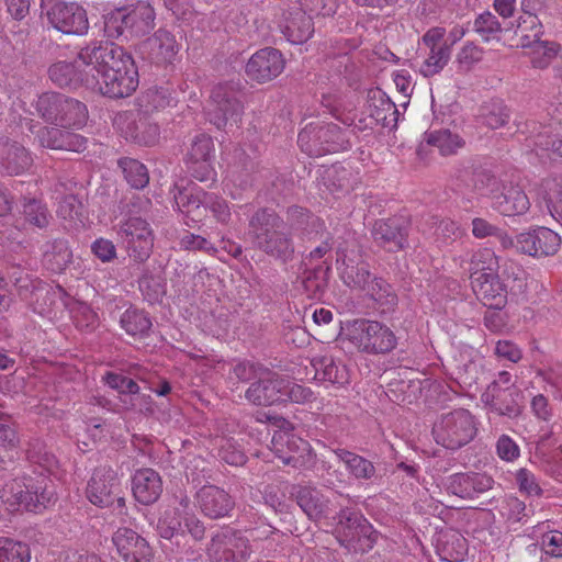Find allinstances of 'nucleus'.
I'll use <instances>...</instances> for the list:
<instances>
[{
    "mask_svg": "<svg viewBox=\"0 0 562 562\" xmlns=\"http://www.w3.org/2000/svg\"><path fill=\"white\" fill-rule=\"evenodd\" d=\"M48 75L59 87L80 85L110 98L128 97L138 86L133 57L110 42L87 44L74 63L59 60L49 67Z\"/></svg>",
    "mask_w": 562,
    "mask_h": 562,
    "instance_id": "1",
    "label": "nucleus"
},
{
    "mask_svg": "<svg viewBox=\"0 0 562 562\" xmlns=\"http://www.w3.org/2000/svg\"><path fill=\"white\" fill-rule=\"evenodd\" d=\"M55 499L53 483L44 472L14 477L0 488V501L12 510L22 507L37 513L53 504Z\"/></svg>",
    "mask_w": 562,
    "mask_h": 562,
    "instance_id": "2",
    "label": "nucleus"
},
{
    "mask_svg": "<svg viewBox=\"0 0 562 562\" xmlns=\"http://www.w3.org/2000/svg\"><path fill=\"white\" fill-rule=\"evenodd\" d=\"M249 234L255 246L271 256L286 259L294 251L288 225L273 212L258 211L250 220Z\"/></svg>",
    "mask_w": 562,
    "mask_h": 562,
    "instance_id": "3",
    "label": "nucleus"
},
{
    "mask_svg": "<svg viewBox=\"0 0 562 562\" xmlns=\"http://www.w3.org/2000/svg\"><path fill=\"white\" fill-rule=\"evenodd\" d=\"M479 422L465 408L442 413L432 425L435 441L449 450H458L470 443L477 435Z\"/></svg>",
    "mask_w": 562,
    "mask_h": 562,
    "instance_id": "4",
    "label": "nucleus"
},
{
    "mask_svg": "<svg viewBox=\"0 0 562 562\" xmlns=\"http://www.w3.org/2000/svg\"><path fill=\"white\" fill-rule=\"evenodd\" d=\"M271 533L273 531L270 529L261 535L252 530L249 538L240 530L222 528L212 536L207 555L212 562H245L254 552L250 541L268 538Z\"/></svg>",
    "mask_w": 562,
    "mask_h": 562,
    "instance_id": "5",
    "label": "nucleus"
},
{
    "mask_svg": "<svg viewBox=\"0 0 562 562\" xmlns=\"http://www.w3.org/2000/svg\"><path fill=\"white\" fill-rule=\"evenodd\" d=\"M155 11L148 3L117 8L105 15L104 31L109 37L140 36L154 27Z\"/></svg>",
    "mask_w": 562,
    "mask_h": 562,
    "instance_id": "6",
    "label": "nucleus"
},
{
    "mask_svg": "<svg viewBox=\"0 0 562 562\" xmlns=\"http://www.w3.org/2000/svg\"><path fill=\"white\" fill-rule=\"evenodd\" d=\"M297 143L310 156L345 150L349 143L345 132L334 123L311 122L299 133Z\"/></svg>",
    "mask_w": 562,
    "mask_h": 562,
    "instance_id": "7",
    "label": "nucleus"
},
{
    "mask_svg": "<svg viewBox=\"0 0 562 562\" xmlns=\"http://www.w3.org/2000/svg\"><path fill=\"white\" fill-rule=\"evenodd\" d=\"M335 531L340 544L355 553L369 551L375 542L372 526L360 513L350 508L340 510Z\"/></svg>",
    "mask_w": 562,
    "mask_h": 562,
    "instance_id": "8",
    "label": "nucleus"
},
{
    "mask_svg": "<svg viewBox=\"0 0 562 562\" xmlns=\"http://www.w3.org/2000/svg\"><path fill=\"white\" fill-rule=\"evenodd\" d=\"M48 23L68 35H85L89 30L87 11L75 1L42 0Z\"/></svg>",
    "mask_w": 562,
    "mask_h": 562,
    "instance_id": "9",
    "label": "nucleus"
},
{
    "mask_svg": "<svg viewBox=\"0 0 562 562\" xmlns=\"http://www.w3.org/2000/svg\"><path fill=\"white\" fill-rule=\"evenodd\" d=\"M117 234L131 258L139 262L149 258L154 248V234L146 221L139 217L128 218L121 225Z\"/></svg>",
    "mask_w": 562,
    "mask_h": 562,
    "instance_id": "10",
    "label": "nucleus"
},
{
    "mask_svg": "<svg viewBox=\"0 0 562 562\" xmlns=\"http://www.w3.org/2000/svg\"><path fill=\"white\" fill-rule=\"evenodd\" d=\"M481 402L488 412L509 419L519 417L524 411V394L517 385L504 389L488 385L481 395Z\"/></svg>",
    "mask_w": 562,
    "mask_h": 562,
    "instance_id": "11",
    "label": "nucleus"
},
{
    "mask_svg": "<svg viewBox=\"0 0 562 562\" xmlns=\"http://www.w3.org/2000/svg\"><path fill=\"white\" fill-rule=\"evenodd\" d=\"M260 374L259 381L252 382L247 389L245 393L247 401L259 406L283 403L288 376L280 375L269 368Z\"/></svg>",
    "mask_w": 562,
    "mask_h": 562,
    "instance_id": "12",
    "label": "nucleus"
},
{
    "mask_svg": "<svg viewBox=\"0 0 562 562\" xmlns=\"http://www.w3.org/2000/svg\"><path fill=\"white\" fill-rule=\"evenodd\" d=\"M561 236L547 227H537L516 236L517 251L531 256H552L561 247Z\"/></svg>",
    "mask_w": 562,
    "mask_h": 562,
    "instance_id": "13",
    "label": "nucleus"
},
{
    "mask_svg": "<svg viewBox=\"0 0 562 562\" xmlns=\"http://www.w3.org/2000/svg\"><path fill=\"white\" fill-rule=\"evenodd\" d=\"M241 112L239 101L226 86H217L213 89L211 99L206 105V115L217 128H223L228 122H237Z\"/></svg>",
    "mask_w": 562,
    "mask_h": 562,
    "instance_id": "14",
    "label": "nucleus"
},
{
    "mask_svg": "<svg viewBox=\"0 0 562 562\" xmlns=\"http://www.w3.org/2000/svg\"><path fill=\"white\" fill-rule=\"evenodd\" d=\"M214 143L206 134L196 135L188 150L186 164L192 176L199 181H207L215 175L212 160Z\"/></svg>",
    "mask_w": 562,
    "mask_h": 562,
    "instance_id": "15",
    "label": "nucleus"
},
{
    "mask_svg": "<svg viewBox=\"0 0 562 562\" xmlns=\"http://www.w3.org/2000/svg\"><path fill=\"white\" fill-rule=\"evenodd\" d=\"M176 209L193 222L200 221L205 215V195L198 184L181 179L177 181L171 190Z\"/></svg>",
    "mask_w": 562,
    "mask_h": 562,
    "instance_id": "16",
    "label": "nucleus"
},
{
    "mask_svg": "<svg viewBox=\"0 0 562 562\" xmlns=\"http://www.w3.org/2000/svg\"><path fill=\"white\" fill-rule=\"evenodd\" d=\"M117 554L125 562H151L153 550L145 538L131 528L121 527L112 536Z\"/></svg>",
    "mask_w": 562,
    "mask_h": 562,
    "instance_id": "17",
    "label": "nucleus"
},
{
    "mask_svg": "<svg viewBox=\"0 0 562 562\" xmlns=\"http://www.w3.org/2000/svg\"><path fill=\"white\" fill-rule=\"evenodd\" d=\"M120 493V482L116 472L111 468L97 469L87 486V498L98 507H109L114 504Z\"/></svg>",
    "mask_w": 562,
    "mask_h": 562,
    "instance_id": "18",
    "label": "nucleus"
},
{
    "mask_svg": "<svg viewBox=\"0 0 562 562\" xmlns=\"http://www.w3.org/2000/svg\"><path fill=\"white\" fill-rule=\"evenodd\" d=\"M284 58L276 48H263L256 52L246 65L247 76L259 83L270 81L284 69Z\"/></svg>",
    "mask_w": 562,
    "mask_h": 562,
    "instance_id": "19",
    "label": "nucleus"
},
{
    "mask_svg": "<svg viewBox=\"0 0 562 562\" xmlns=\"http://www.w3.org/2000/svg\"><path fill=\"white\" fill-rule=\"evenodd\" d=\"M337 270L340 279L348 288L357 290L362 294L373 278L368 269V265L360 259V256L355 250L350 252L338 251Z\"/></svg>",
    "mask_w": 562,
    "mask_h": 562,
    "instance_id": "20",
    "label": "nucleus"
},
{
    "mask_svg": "<svg viewBox=\"0 0 562 562\" xmlns=\"http://www.w3.org/2000/svg\"><path fill=\"white\" fill-rule=\"evenodd\" d=\"M278 27L292 44H302L314 33L312 19L294 3L283 11L278 21Z\"/></svg>",
    "mask_w": 562,
    "mask_h": 562,
    "instance_id": "21",
    "label": "nucleus"
},
{
    "mask_svg": "<svg viewBox=\"0 0 562 562\" xmlns=\"http://www.w3.org/2000/svg\"><path fill=\"white\" fill-rule=\"evenodd\" d=\"M491 475L480 472L456 473L448 477L447 491L464 499H473L493 487Z\"/></svg>",
    "mask_w": 562,
    "mask_h": 562,
    "instance_id": "22",
    "label": "nucleus"
},
{
    "mask_svg": "<svg viewBox=\"0 0 562 562\" xmlns=\"http://www.w3.org/2000/svg\"><path fill=\"white\" fill-rule=\"evenodd\" d=\"M196 503L202 514L211 519L227 517L235 507L233 497L215 485L202 486L196 493Z\"/></svg>",
    "mask_w": 562,
    "mask_h": 562,
    "instance_id": "23",
    "label": "nucleus"
},
{
    "mask_svg": "<svg viewBox=\"0 0 562 562\" xmlns=\"http://www.w3.org/2000/svg\"><path fill=\"white\" fill-rule=\"evenodd\" d=\"M140 53L157 63H170L179 50L176 37L167 30L159 29L140 45Z\"/></svg>",
    "mask_w": 562,
    "mask_h": 562,
    "instance_id": "24",
    "label": "nucleus"
},
{
    "mask_svg": "<svg viewBox=\"0 0 562 562\" xmlns=\"http://www.w3.org/2000/svg\"><path fill=\"white\" fill-rule=\"evenodd\" d=\"M30 131L36 134L41 146L46 148L78 153L86 148V138L68 131H61L57 127H43L35 132L33 126H30Z\"/></svg>",
    "mask_w": 562,
    "mask_h": 562,
    "instance_id": "25",
    "label": "nucleus"
},
{
    "mask_svg": "<svg viewBox=\"0 0 562 562\" xmlns=\"http://www.w3.org/2000/svg\"><path fill=\"white\" fill-rule=\"evenodd\" d=\"M297 505L312 520L326 518L330 513V501L316 487L297 486L294 488Z\"/></svg>",
    "mask_w": 562,
    "mask_h": 562,
    "instance_id": "26",
    "label": "nucleus"
},
{
    "mask_svg": "<svg viewBox=\"0 0 562 562\" xmlns=\"http://www.w3.org/2000/svg\"><path fill=\"white\" fill-rule=\"evenodd\" d=\"M132 491L138 503L144 505L153 504L161 495V477L153 469L138 470L133 476Z\"/></svg>",
    "mask_w": 562,
    "mask_h": 562,
    "instance_id": "27",
    "label": "nucleus"
},
{
    "mask_svg": "<svg viewBox=\"0 0 562 562\" xmlns=\"http://www.w3.org/2000/svg\"><path fill=\"white\" fill-rule=\"evenodd\" d=\"M271 450L286 465L299 467L301 456L299 451H308V443L286 432H276L271 440Z\"/></svg>",
    "mask_w": 562,
    "mask_h": 562,
    "instance_id": "28",
    "label": "nucleus"
},
{
    "mask_svg": "<svg viewBox=\"0 0 562 562\" xmlns=\"http://www.w3.org/2000/svg\"><path fill=\"white\" fill-rule=\"evenodd\" d=\"M476 297L487 307L501 310L507 303V288L499 276L471 284Z\"/></svg>",
    "mask_w": 562,
    "mask_h": 562,
    "instance_id": "29",
    "label": "nucleus"
},
{
    "mask_svg": "<svg viewBox=\"0 0 562 562\" xmlns=\"http://www.w3.org/2000/svg\"><path fill=\"white\" fill-rule=\"evenodd\" d=\"M32 165L29 151L16 143L0 139V167L9 175H20Z\"/></svg>",
    "mask_w": 562,
    "mask_h": 562,
    "instance_id": "30",
    "label": "nucleus"
},
{
    "mask_svg": "<svg viewBox=\"0 0 562 562\" xmlns=\"http://www.w3.org/2000/svg\"><path fill=\"white\" fill-rule=\"evenodd\" d=\"M499 258L491 248L476 250L470 259V282L475 283L498 276Z\"/></svg>",
    "mask_w": 562,
    "mask_h": 562,
    "instance_id": "31",
    "label": "nucleus"
},
{
    "mask_svg": "<svg viewBox=\"0 0 562 562\" xmlns=\"http://www.w3.org/2000/svg\"><path fill=\"white\" fill-rule=\"evenodd\" d=\"M493 207L505 216L526 213L530 207L527 194L518 187H510L493 200Z\"/></svg>",
    "mask_w": 562,
    "mask_h": 562,
    "instance_id": "32",
    "label": "nucleus"
},
{
    "mask_svg": "<svg viewBox=\"0 0 562 562\" xmlns=\"http://www.w3.org/2000/svg\"><path fill=\"white\" fill-rule=\"evenodd\" d=\"M334 453L353 479L371 481L376 476L375 467L370 460L346 449H336Z\"/></svg>",
    "mask_w": 562,
    "mask_h": 562,
    "instance_id": "33",
    "label": "nucleus"
},
{
    "mask_svg": "<svg viewBox=\"0 0 562 562\" xmlns=\"http://www.w3.org/2000/svg\"><path fill=\"white\" fill-rule=\"evenodd\" d=\"M527 146L541 159L562 157V139L543 128L527 139Z\"/></svg>",
    "mask_w": 562,
    "mask_h": 562,
    "instance_id": "34",
    "label": "nucleus"
},
{
    "mask_svg": "<svg viewBox=\"0 0 562 562\" xmlns=\"http://www.w3.org/2000/svg\"><path fill=\"white\" fill-rule=\"evenodd\" d=\"M311 364L315 370V375L323 381L337 384L348 382V371L345 366L335 362L330 353L318 355L311 359Z\"/></svg>",
    "mask_w": 562,
    "mask_h": 562,
    "instance_id": "35",
    "label": "nucleus"
},
{
    "mask_svg": "<svg viewBox=\"0 0 562 562\" xmlns=\"http://www.w3.org/2000/svg\"><path fill=\"white\" fill-rule=\"evenodd\" d=\"M71 260V251L67 241L54 240L48 241L43 246L44 267L53 272H61Z\"/></svg>",
    "mask_w": 562,
    "mask_h": 562,
    "instance_id": "36",
    "label": "nucleus"
},
{
    "mask_svg": "<svg viewBox=\"0 0 562 562\" xmlns=\"http://www.w3.org/2000/svg\"><path fill=\"white\" fill-rule=\"evenodd\" d=\"M379 330H381L379 322L356 319L347 324L346 336L356 347L368 350L372 348L373 336Z\"/></svg>",
    "mask_w": 562,
    "mask_h": 562,
    "instance_id": "37",
    "label": "nucleus"
},
{
    "mask_svg": "<svg viewBox=\"0 0 562 562\" xmlns=\"http://www.w3.org/2000/svg\"><path fill=\"white\" fill-rule=\"evenodd\" d=\"M540 199L550 215L562 225V178L555 177L543 180Z\"/></svg>",
    "mask_w": 562,
    "mask_h": 562,
    "instance_id": "38",
    "label": "nucleus"
},
{
    "mask_svg": "<svg viewBox=\"0 0 562 562\" xmlns=\"http://www.w3.org/2000/svg\"><path fill=\"white\" fill-rule=\"evenodd\" d=\"M87 117L86 105L78 100L66 97L55 125L63 128H80L86 123Z\"/></svg>",
    "mask_w": 562,
    "mask_h": 562,
    "instance_id": "39",
    "label": "nucleus"
},
{
    "mask_svg": "<svg viewBox=\"0 0 562 562\" xmlns=\"http://www.w3.org/2000/svg\"><path fill=\"white\" fill-rule=\"evenodd\" d=\"M424 142L426 145L437 147L443 156L453 155L464 146L463 138L449 130L425 133Z\"/></svg>",
    "mask_w": 562,
    "mask_h": 562,
    "instance_id": "40",
    "label": "nucleus"
},
{
    "mask_svg": "<svg viewBox=\"0 0 562 562\" xmlns=\"http://www.w3.org/2000/svg\"><path fill=\"white\" fill-rule=\"evenodd\" d=\"M376 241L389 246V250H397L404 247L405 234L398 228L394 221H379L372 231Z\"/></svg>",
    "mask_w": 562,
    "mask_h": 562,
    "instance_id": "41",
    "label": "nucleus"
},
{
    "mask_svg": "<svg viewBox=\"0 0 562 562\" xmlns=\"http://www.w3.org/2000/svg\"><path fill=\"white\" fill-rule=\"evenodd\" d=\"M127 135L142 145L151 146L159 140L160 128L147 116H139L128 126Z\"/></svg>",
    "mask_w": 562,
    "mask_h": 562,
    "instance_id": "42",
    "label": "nucleus"
},
{
    "mask_svg": "<svg viewBox=\"0 0 562 562\" xmlns=\"http://www.w3.org/2000/svg\"><path fill=\"white\" fill-rule=\"evenodd\" d=\"M363 295L374 301L383 310L392 308L397 297L392 286L381 278L373 276L370 283L366 288Z\"/></svg>",
    "mask_w": 562,
    "mask_h": 562,
    "instance_id": "43",
    "label": "nucleus"
},
{
    "mask_svg": "<svg viewBox=\"0 0 562 562\" xmlns=\"http://www.w3.org/2000/svg\"><path fill=\"white\" fill-rule=\"evenodd\" d=\"M121 327L131 336L142 337L151 327L148 315L136 307H128L120 318Z\"/></svg>",
    "mask_w": 562,
    "mask_h": 562,
    "instance_id": "44",
    "label": "nucleus"
},
{
    "mask_svg": "<svg viewBox=\"0 0 562 562\" xmlns=\"http://www.w3.org/2000/svg\"><path fill=\"white\" fill-rule=\"evenodd\" d=\"M484 49L473 42L464 43L456 54L454 66L457 72L468 74L482 61Z\"/></svg>",
    "mask_w": 562,
    "mask_h": 562,
    "instance_id": "45",
    "label": "nucleus"
},
{
    "mask_svg": "<svg viewBox=\"0 0 562 562\" xmlns=\"http://www.w3.org/2000/svg\"><path fill=\"white\" fill-rule=\"evenodd\" d=\"M31 549L27 543L9 537H0V562H30Z\"/></svg>",
    "mask_w": 562,
    "mask_h": 562,
    "instance_id": "46",
    "label": "nucleus"
},
{
    "mask_svg": "<svg viewBox=\"0 0 562 562\" xmlns=\"http://www.w3.org/2000/svg\"><path fill=\"white\" fill-rule=\"evenodd\" d=\"M65 95L54 92H47L40 95L35 103L36 112L47 122L56 124L60 109L65 101Z\"/></svg>",
    "mask_w": 562,
    "mask_h": 562,
    "instance_id": "47",
    "label": "nucleus"
},
{
    "mask_svg": "<svg viewBox=\"0 0 562 562\" xmlns=\"http://www.w3.org/2000/svg\"><path fill=\"white\" fill-rule=\"evenodd\" d=\"M26 456L31 463L38 465L47 473L53 472L57 465L56 457L48 451L46 445L40 439L30 441Z\"/></svg>",
    "mask_w": 562,
    "mask_h": 562,
    "instance_id": "48",
    "label": "nucleus"
},
{
    "mask_svg": "<svg viewBox=\"0 0 562 562\" xmlns=\"http://www.w3.org/2000/svg\"><path fill=\"white\" fill-rule=\"evenodd\" d=\"M451 48H432L419 67V72L424 77H432L439 74L449 63Z\"/></svg>",
    "mask_w": 562,
    "mask_h": 562,
    "instance_id": "49",
    "label": "nucleus"
},
{
    "mask_svg": "<svg viewBox=\"0 0 562 562\" xmlns=\"http://www.w3.org/2000/svg\"><path fill=\"white\" fill-rule=\"evenodd\" d=\"M541 24L537 15L528 13L518 19L517 32L521 33L520 45L529 47L540 42Z\"/></svg>",
    "mask_w": 562,
    "mask_h": 562,
    "instance_id": "50",
    "label": "nucleus"
},
{
    "mask_svg": "<svg viewBox=\"0 0 562 562\" xmlns=\"http://www.w3.org/2000/svg\"><path fill=\"white\" fill-rule=\"evenodd\" d=\"M126 181L135 189H143L149 181L146 167L138 160L124 158L120 160Z\"/></svg>",
    "mask_w": 562,
    "mask_h": 562,
    "instance_id": "51",
    "label": "nucleus"
},
{
    "mask_svg": "<svg viewBox=\"0 0 562 562\" xmlns=\"http://www.w3.org/2000/svg\"><path fill=\"white\" fill-rule=\"evenodd\" d=\"M474 30L484 42L499 41L503 31L497 18L491 12H484L476 18Z\"/></svg>",
    "mask_w": 562,
    "mask_h": 562,
    "instance_id": "52",
    "label": "nucleus"
},
{
    "mask_svg": "<svg viewBox=\"0 0 562 562\" xmlns=\"http://www.w3.org/2000/svg\"><path fill=\"white\" fill-rule=\"evenodd\" d=\"M315 400L316 395L311 387L300 384L294 379L288 376L283 403L305 405L313 403Z\"/></svg>",
    "mask_w": 562,
    "mask_h": 562,
    "instance_id": "53",
    "label": "nucleus"
},
{
    "mask_svg": "<svg viewBox=\"0 0 562 562\" xmlns=\"http://www.w3.org/2000/svg\"><path fill=\"white\" fill-rule=\"evenodd\" d=\"M290 214L292 218L299 220L296 223L297 227L305 225L303 229L308 238H314L325 231V223L321 218L311 215L301 207L291 209Z\"/></svg>",
    "mask_w": 562,
    "mask_h": 562,
    "instance_id": "54",
    "label": "nucleus"
},
{
    "mask_svg": "<svg viewBox=\"0 0 562 562\" xmlns=\"http://www.w3.org/2000/svg\"><path fill=\"white\" fill-rule=\"evenodd\" d=\"M294 4L311 19L313 15H331L337 8L335 0H299Z\"/></svg>",
    "mask_w": 562,
    "mask_h": 562,
    "instance_id": "55",
    "label": "nucleus"
},
{
    "mask_svg": "<svg viewBox=\"0 0 562 562\" xmlns=\"http://www.w3.org/2000/svg\"><path fill=\"white\" fill-rule=\"evenodd\" d=\"M516 484L520 493L527 496H541L542 488L536 475L526 468L519 469L515 474Z\"/></svg>",
    "mask_w": 562,
    "mask_h": 562,
    "instance_id": "56",
    "label": "nucleus"
},
{
    "mask_svg": "<svg viewBox=\"0 0 562 562\" xmlns=\"http://www.w3.org/2000/svg\"><path fill=\"white\" fill-rule=\"evenodd\" d=\"M76 326L81 329H94L99 325L98 314L86 303L79 302L72 308Z\"/></svg>",
    "mask_w": 562,
    "mask_h": 562,
    "instance_id": "57",
    "label": "nucleus"
},
{
    "mask_svg": "<svg viewBox=\"0 0 562 562\" xmlns=\"http://www.w3.org/2000/svg\"><path fill=\"white\" fill-rule=\"evenodd\" d=\"M104 381L111 389L116 390L122 395H136L139 392L138 384L121 373L108 372Z\"/></svg>",
    "mask_w": 562,
    "mask_h": 562,
    "instance_id": "58",
    "label": "nucleus"
},
{
    "mask_svg": "<svg viewBox=\"0 0 562 562\" xmlns=\"http://www.w3.org/2000/svg\"><path fill=\"white\" fill-rule=\"evenodd\" d=\"M23 214L29 223L37 227H44L48 224L47 210L40 201H25L23 204Z\"/></svg>",
    "mask_w": 562,
    "mask_h": 562,
    "instance_id": "59",
    "label": "nucleus"
},
{
    "mask_svg": "<svg viewBox=\"0 0 562 562\" xmlns=\"http://www.w3.org/2000/svg\"><path fill=\"white\" fill-rule=\"evenodd\" d=\"M533 56H532V65L537 68H546L554 58L557 60L558 56V45L553 43L539 42L533 46Z\"/></svg>",
    "mask_w": 562,
    "mask_h": 562,
    "instance_id": "60",
    "label": "nucleus"
},
{
    "mask_svg": "<svg viewBox=\"0 0 562 562\" xmlns=\"http://www.w3.org/2000/svg\"><path fill=\"white\" fill-rule=\"evenodd\" d=\"M541 550L552 558H562V531L550 530L541 536Z\"/></svg>",
    "mask_w": 562,
    "mask_h": 562,
    "instance_id": "61",
    "label": "nucleus"
},
{
    "mask_svg": "<svg viewBox=\"0 0 562 562\" xmlns=\"http://www.w3.org/2000/svg\"><path fill=\"white\" fill-rule=\"evenodd\" d=\"M504 509V515L513 522H521L529 517L526 504L515 496L506 498Z\"/></svg>",
    "mask_w": 562,
    "mask_h": 562,
    "instance_id": "62",
    "label": "nucleus"
},
{
    "mask_svg": "<svg viewBox=\"0 0 562 562\" xmlns=\"http://www.w3.org/2000/svg\"><path fill=\"white\" fill-rule=\"evenodd\" d=\"M497 456L507 462L517 460L520 456L519 446L508 435H502L496 441Z\"/></svg>",
    "mask_w": 562,
    "mask_h": 562,
    "instance_id": "63",
    "label": "nucleus"
},
{
    "mask_svg": "<svg viewBox=\"0 0 562 562\" xmlns=\"http://www.w3.org/2000/svg\"><path fill=\"white\" fill-rule=\"evenodd\" d=\"M205 211L209 209L214 217L221 223H227L231 218V211L225 200L213 193L205 195Z\"/></svg>",
    "mask_w": 562,
    "mask_h": 562,
    "instance_id": "64",
    "label": "nucleus"
}]
</instances>
